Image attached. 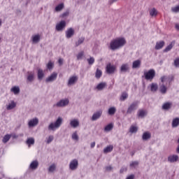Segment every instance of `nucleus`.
Masks as SVG:
<instances>
[{"mask_svg":"<svg viewBox=\"0 0 179 179\" xmlns=\"http://www.w3.org/2000/svg\"><path fill=\"white\" fill-rule=\"evenodd\" d=\"M125 44H127L125 38H116L110 41L109 49L115 51V50H120V48L124 47Z\"/></svg>","mask_w":179,"mask_h":179,"instance_id":"nucleus-1","label":"nucleus"},{"mask_svg":"<svg viewBox=\"0 0 179 179\" xmlns=\"http://www.w3.org/2000/svg\"><path fill=\"white\" fill-rule=\"evenodd\" d=\"M63 121L62 117H59L55 122H52L48 125V131H57L62 125Z\"/></svg>","mask_w":179,"mask_h":179,"instance_id":"nucleus-2","label":"nucleus"},{"mask_svg":"<svg viewBox=\"0 0 179 179\" xmlns=\"http://www.w3.org/2000/svg\"><path fill=\"white\" fill-rule=\"evenodd\" d=\"M156 76V71L155 69H150L148 71L144 72V78L145 80H150L152 82L153 79H155V77Z\"/></svg>","mask_w":179,"mask_h":179,"instance_id":"nucleus-3","label":"nucleus"},{"mask_svg":"<svg viewBox=\"0 0 179 179\" xmlns=\"http://www.w3.org/2000/svg\"><path fill=\"white\" fill-rule=\"evenodd\" d=\"M138 104H139V102L138 101H134L131 104H130L127 108V114H132L133 111H135V110H137Z\"/></svg>","mask_w":179,"mask_h":179,"instance_id":"nucleus-4","label":"nucleus"},{"mask_svg":"<svg viewBox=\"0 0 179 179\" xmlns=\"http://www.w3.org/2000/svg\"><path fill=\"white\" fill-rule=\"evenodd\" d=\"M69 104V99H64L59 101L57 103L53 105V107H66Z\"/></svg>","mask_w":179,"mask_h":179,"instance_id":"nucleus-5","label":"nucleus"},{"mask_svg":"<svg viewBox=\"0 0 179 179\" xmlns=\"http://www.w3.org/2000/svg\"><path fill=\"white\" fill-rule=\"evenodd\" d=\"M173 80H174V76H164L161 77V82L162 83H167L168 82L169 85H171Z\"/></svg>","mask_w":179,"mask_h":179,"instance_id":"nucleus-6","label":"nucleus"},{"mask_svg":"<svg viewBox=\"0 0 179 179\" xmlns=\"http://www.w3.org/2000/svg\"><path fill=\"white\" fill-rule=\"evenodd\" d=\"M79 79V77H78V76H72L69 78L68 83H67V85L69 86H73V85H75V83H76V82H78Z\"/></svg>","mask_w":179,"mask_h":179,"instance_id":"nucleus-7","label":"nucleus"},{"mask_svg":"<svg viewBox=\"0 0 179 179\" xmlns=\"http://www.w3.org/2000/svg\"><path fill=\"white\" fill-rule=\"evenodd\" d=\"M37 125H38V118L37 117L31 119L28 122L29 128H34V127H37Z\"/></svg>","mask_w":179,"mask_h":179,"instance_id":"nucleus-8","label":"nucleus"},{"mask_svg":"<svg viewBox=\"0 0 179 179\" xmlns=\"http://www.w3.org/2000/svg\"><path fill=\"white\" fill-rule=\"evenodd\" d=\"M57 78H58V73L53 72L50 76H48L45 79L46 83H50L51 82H54L55 80H57Z\"/></svg>","mask_w":179,"mask_h":179,"instance_id":"nucleus-9","label":"nucleus"},{"mask_svg":"<svg viewBox=\"0 0 179 179\" xmlns=\"http://www.w3.org/2000/svg\"><path fill=\"white\" fill-rule=\"evenodd\" d=\"M66 26V22L65 20H62L59 23L57 24L56 25V30L57 31H62L64 29H65Z\"/></svg>","mask_w":179,"mask_h":179,"instance_id":"nucleus-10","label":"nucleus"},{"mask_svg":"<svg viewBox=\"0 0 179 179\" xmlns=\"http://www.w3.org/2000/svg\"><path fill=\"white\" fill-rule=\"evenodd\" d=\"M78 166H79V162H78V159H75L71 161L69 164V169L70 170L74 171L78 169Z\"/></svg>","mask_w":179,"mask_h":179,"instance_id":"nucleus-11","label":"nucleus"},{"mask_svg":"<svg viewBox=\"0 0 179 179\" xmlns=\"http://www.w3.org/2000/svg\"><path fill=\"white\" fill-rule=\"evenodd\" d=\"M106 72L107 73H114L115 72V66L108 64L106 66Z\"/></svg>","mask_w":179,"mask_h":179,"instance_id":"nucleus-12","label":"nucleus"},{"mask_svg":"<svg viewBox=\"0 0 179 179\" xmlns=\"http://www.w3.org/2000/svg\"><path fill=\"white\" fill-rule=\"evenodd\" d=\"M75 34V29L73 28H69L66 31V38H71Z\"/></svg>","mask_w":179,"mask_h":179,"instance_id":"nucleus-13","label":"nucleus"},{"mask_svg":"<svg viewBox=\"0 0 179 179\" xmlns=\"http://www.w3.org/2000/svg\"><path fill=\"white\" fill-rule=\"evenodd\" d=\"M101 114H103V110H99L96 113H94L92 117V121H96L99 120L101 117Z\"/></svg>","mask_w":179,"mask_h":179,"instance_id":"nucleus-14","label":"nucleus"},{"mask_svg":"<svg viewBox=\"0 0 179 179\" xmlns=\"http://www.w3.org/2000/svg\"><path fill=\"white\" fill-rule=\"evenodd\" d=\"M178 159L179 157L178 155H171L169 157H168V162H169V163H176V162H178Z\"/></svg>","mask_w":179,"mask_h":179,"instance_id":"nucleus-15","label":"nucleus"},{"mask_svg":"<svg viewBox=\"0 0 179 179\" xmlns=\"http://www.w3.org/2000/svg\"><path fill=\"white\" fill-rule=\"evenodd\" d=\"M29 169L31 170H37V169H38V161H33L29 165Z\"/></svg>","mask_w":179,"mask_h":179,"instance_id":"nucleus-16","label":"nucleus"},{"mask_svg":"<svg viewBox=\"0 0 179 179\" xmlns=\"http://www.w3.org/2000/svg\"><path fill=\"white\" fill-rule=\"evenodd\" d=\"M150 88L152 93H156V92H157V90L159 89V85L156 83H152L150 85Z\"/></svg>","mask_w":179,"mask_h":179,"instance_id":"nucleus-17","label":"nucleus"},{"mask_svg":"<svg viewBox=\"0 0 179 179\" xmlns=\"http://www.w3.org/2000/svg\"><path fill=\"white\" fill-rule=\"evenodd\" d=\"M129 71V64L125 63L122 64L120 67V72H128Z\"/></svg>","mask_w":179,"mask_h":179,"instance_id":"nucleus-18","label":"nucleus"},{"mask_svg":"<svg viewBox=\"0 0 179 179\" xmlns=\"http://www.w3.org/2000/svg\"><path fill=\"white\" fill-rule=\"evenodd\" d=\"M70 125L72 128H78L79 126V120L73 119L70 121Z\"/></svg>","mask_w":179,"mask_h":179,"instance_id":"nucleus-19","label":"nucleus"},{"mask_svg":"<svg viewBox=\"0 0 179 179\" xmlns=\"http://www.w3.org/2000/svg\"><path fill=\"white\" fill-rule=\"evenodd\" d=\"M141 64H142V62L139 59H137V60L133 62V64H132L133 69H136L138 68H141Z\"/></svg>","mask_w":179,"mask_h":179,"instance_id":"nucleus-20","label":"nucleus"},{"mask_svg":"<svg viewBox=\"0 0 179 179\" xmlns=\"http://www.w3.org/2000/svg\"><path fill=\"white\" fill-rule=\"evenodd\" d=\"M164 44H165V43L164 41L157 42L156 45H155V50H162V48H163V47H164Z\"/></svg>","mask_w":179,"mask_h":179,"instance_id":"nucleus-21","label":"nucleus"},{"mask_svg":"<svg viewBox=\"0 0 179 179\" xmlns=\"http://www.w3.org/2000/svg\"><path fill=\"white\" fill-rule=\"evenodd\" d=\"M43 78H44V71L41 69H38V80H43Z\"/></svg>","mask_w":179,"mask_h":179,"instance_id":"nucleus-22","label":"nucleus"},{"mask_svg":"<svg viewBox=\"0 0 179 179\" xmlns=\"http://www.w3.org/2000/svg\"><path fill=\"white\" fill-rule=\"evenodd\" d=\"M34 142H35L34 138H29L26 141L25 143H26V145H27V146L29 148H30V146L34 145Z\"/></svg>","mask_w":179,"mask_h":179,"instance_id":"nucleus-23","label":"nucleus"},{"mask_svg":"<svg viewBox=\"0 0 179 179\" xmlns=\"http://www.w3.org/2000/svg\"><path fill=\"white\" fill-rule=\"evenodd\" d=\"M16 107V102L15 101H11L10 103L6 106L7 110H13Z\"/></svg>","mask_w":179,"mask_h":179,"instance_id":"nucleus-24","label":"nucleus"},{"mask_svg":"<svg viewBox=\"0 0 179 179\" xmlns=\"http://www.w3.org/2000/svg\"><path fill=\"white\" fill-rule=\"evenodd\" d=\"M115 113H117V108L114 106L109 108L108 110V114L109 115H114Z\"/></svg>","mask_w":179,"mask_h":179,"instance_id":"nucleus-25","label":"nucleus"},{"mask_svg":"<svg viewBox=\"0 0 179 179\" xmlns=\"http://www.w3.org/2000/svg\"><path fill=\"white\" fill-rule=\"evenodd\" d=\"M171 106H173L171 102H166L163 104L162 108L163 110H170V108H171Z\"/></svg>","mask_w":179,"mask_h":179,"instance_id":"nucleus-26","label":"nucleus"},{"mask_svg":"<svg viewBox=\"0 0 179 179\" xmlns=\"http://www.w3.org/2000/svg\"><path fill=\"white\" fill-rule=\"evenodd\" d=\"M10 92L15 94H19V93H20V88H19V87L14 86L10 89Z\"/></svg>","mask_w":179,"mask_h":179,"instance_id":"nucleus-27","label":"nucleus"},{"mask_svg":"<svg viewBox=\"0 0 179 179\" xmlns=\"http://www.w3.org/2000/svg\"><path fill=\"white\" fill-rule=\"evenodd\" d=\"M148 112L145 110H139L138 111V116L140 117L141 118H143L145 115H147Z\"/></svg>","mask_w":179,"mask_h":179,"instance_id":"nucleus-28","label":"nucleus"},{"mask_svg":"<svg viewBox=\"0 0 179 179\" xmlns=\"http://www.w3.org/2000/svg\"><path fill=\"white\" fill-rule=\"evenodd\" d=\"M159 90L162 94H166V93H167V87H166V85H164V84H162L159 87Z\"/></svg>","mask_w":179,"mask_h":179,"instance_id":"nucleus-29","label":"nucleus"},{"mask_svg":"<svg viewBox=\"0 0 179 179\" xmlns=\"http://www.w3.org/2000/svg\"><path fill=\"white\" fill-rule=\"evenodd\" d=\"M12 138V135L10 134H6L3 136L2 139L3 143H7V142H9V140Z\"/></svg>","mask_w":179,"mask_h":179,"instance_id":"nucleus-30","label":"nucleus"},{"mask_svg":"<svg viewBox=\"0 0 179 179\" xmlns=\"http://www.w3.org/2000/svg\"><path fill=\"white\" fill-rule=\"evenodd\" d=\"M178 125H179V118L176 117V118L173 119L172 121V127H173V128H177V127H178Z\"/></svg>","mask_w":179,"mask_h":179,"instance_id":"nucleus-31","label":"nucleus"},{"mask_svg":"<svg viewBox=\"0 0 179 179\" xmlns=\"http://www.w3.org/2000/svg\"><path fill=\"white\" fill-rule=\"evenodd\" d=\"M106 86H107V83H100L99 84H98L96 88L97 89V90H103V89H104Z\"/></svg>","mask_w":179,"mask_h":179,"instance_id":"nucleus-32","label":"nucleus"},{"mask_svg":"<svg viewBox=\"0 0 179 179\" xmlns=\"http://www.w3.org/2000/svg\"><path fill=\"white\" fill-rule=\"evenodd\" d=\"M113 149H114L113 145H108L103 149V153H110V152H113Z\"/></svg>","mask_w":179,"mask_h":179,"instance_id":"nucleus-33","label":"nucleus"},{"mask_svg":"<svg viewBox=\"0 0 179 179\" xmlns=\"http://www.w3.org/2000/svg\"><path fill=\"white\" fill-rule=\"evenodd\" d=\"M40 41V35H35L32 36V43L34 44H37Z\"/></svg>","mask_w":179,"mask_h":179,"instance_id":"nucleus-34","label":"nucleus"},{"mask_svg":"<svg viewBox=\"0 0 179 179\" xmlns=\"http://www.w3.org/2000/svg\"><path fill=\"white\" fill-rule=\"evenodd\" d=\"M85 42V37L79 38L78 41L76 42V47H79L80 44H83Z\"/></svg>","mask_w":179,"mask_h":179,"instance_id":"nucleus-35","label":"nucleus"},{"mask_svg":"<svg viewBox=\"0 0 179 179\" xmlns=\"http://www.w3.org/2000/svg\"><path fill=\"white\" fill-rule=\"evenodd\" d=\"M113 128H114V125H113V124H109L105 127L104 131L105 132H110Z\"/></svg>","mask_w":179,"mask_h":179,"instance_id":"nucleus-36","label":"nucleus"},{"mask_svg":"<svg viewBox=\"0 0 179 179\" xmlns=\"http://www.w3.org/2000/svg\"><path fill=\"white\" fill-rule=\"evenodd\" d=\"M151 134L149 132H145L143 134V141H148V139H150Z\"/></svg>","mask_w":179,"mask_h":179,"instance_id":"nucleus-37","label":"nucleus"},{"mask_svg":"<svg viewBox=\"0 0 179 179\" xmlns=\"http://www.w3.org/2000/svg\"><path fill=\"white\" fill-rule=\"evenodd\" d=\"M63 9H64V3H62L55 7V10L56 12H61V10H62Z\"/></svg>","mask_w":179,"mask_h":179,"instance_id":"nucleus-38","label":"nucleus"},{"mask_svg":"<svg viewBox=\"0 0 179 179\" xmlns=\"http://www.w3.org/2000/svg\"><path fill=\"white\" fill-rule=\"evenodd\" d=\"M128 99V94L127 92H123L120 96V101H125Z\"/></svg>","mask_w":179,"mask_h":179,"instance_id":"nucleus-39","label":"nucleus"},{"mask_svg":"<svg viewBox=\"0 0 179 179\" xmlns=\"http://www.w3.org/2000/svg\"><path fill=\"white\" fill-rule=\"evenodd\" d=\"M175 44V42H172L171 44H169L164 50V52H169V51H170L172 48L173 45Z\"/></svg>","mask_w":179,"mask_h":179,"instance_id":"nucleus-40","label":"nucleus"},{"mask_svg":"<svg viewBox=\"0 0 179 179\" xmlns=\"http://www.w3.org/2000/svg\"><path fill=\"white\" fill-rule=\"evenodd\" d=\"M52 141H54V136H52V135L49 136L45 139V142L48 145H50V143H51V142H52Z\"/></svg>","mask_w":179,"mask_h":179,"instance_id":"nucleus-41","label":"nucleus"},{"mask_svg":"<svg viewBox=\"0 0 179 179\" xmlns=\"http://www.w3.org/2000/svg\"><path fill=\"white\" fill-rule=\"evenodd\" d=\"M150 15L152 17L157 16V10L156 8H152L150 10Z\"/></svg>","mask_w":179,"mask_h":179,"instance_id":"nucleus-42","label":"nucleus"},{"mask_svg":"<svg viewBox=\"0 0 179 179\" xmlns=\"http://www.w3.org/2000/svg\"><path fill=\"white\" fill-rule=\"evenodd\" d=\"M34 80V73H30L27 76V82H33Z\"/></svg>","mask_w":179,"mask_h":179,"instance_id":"nucleus-43","label":"nucleus"},{"mask_svg":"<svg viewBox=\"0 0 179 179\" xmlns=\"http://www.w3.org/2000/svg\"><path fill=\"white\" fill-rule=\"evenodd\" d=\"M85 56V52L81 51L77 55V59L79 61L80 59H83V57Z\"/></svg>","mask_w":179,"mask_h":179,"instance_id":"nucleus-44","label":"nucleus"},{"mask_svg":"<svg viewBox=\"0 0 179 179\" xmlns=\"http://www.w3.org/2000/svg\"><path fill=\"white\" fill-rule=\"evenodd\" d=\"M102 72L101 71L100 69H97L95 74V77L96 79H100L101 78Z\"/></svg>","mask_w":179,"mask_h":179,"instance_id":"nucleus-45","label":"nucleus"},{"mask_svg":"<svg viewBox=\"0 0 179 179\" xmlns=\"http://www.w3.org/2000/svg\"><path fill=\"white\" fill-rule=\"evenodd\" d=\"M129 132H131V134H135L138 132V127L135 126H131L129 129Z\"/></svg>","mask_w":179,"mask_h":179,"instance_id":"nucleus-46","label":"nucleus"},{"mask_svg":"<svg viewBox=\"0 0 179 179\" xmlns=\"http://www.w3.org/2000/svg\"><path fill=\"white\" fill-rule=\"evenodd\" d=\"M55 164H52V165L50 166L49 169H48V171L50 173H53V171H55Z\"/></svg>","mask_w":179,"mask_h":179,"instance_id":"nucleus-47","label":"nucleus"},{"mask_svg":"<svg viewBox=\"0 0 179 179\" xmlns=\"http://www.w3.org/2000/svg\"><path fill=\"white\" fill-rule=\"evenodd\" d=\"M72 139H73V141H79V136H78V132L77 131H75L72 134Z\"/></svg>","mask_w":179,"mask_h":179,"instance_id":"nucleus-48","label":"nucleus"},{"mask_svg":"<svg viewBox=\"0 0 179 179\" xmlns=\"http://www.w3.org/2000/svg\"><path fill=\"white\" fill-rule=\"evenodd\" d=\"M139 165V162L138 161H134L130 163V167L135 168L136 166Z\"/></svg>","mask_w":179,"mask_h":179,"instance_id":"nucleus-49","label":"nucleus"},{"mask_svg":"<svg viewBox=\"0 0 179 179\" xmlns=\"http://www.w3.org/2000/svg\"><path fill=\"white\" fill-rule=\"evenodd\" d=\"M47 68L49 70L52 69V68H54V63L51 61H50L48 64H47Z\"/></svg>","mask_w":179,"mask_h":179,"instance_id":"nucleus-50","label":"nucleus"},{"mask_svg":"<svg viewBox=\"0 0 179 179\" xmlns=\"http://www.w3.org/2000/svg\"><path fill=\"white\" fill-rule=\"evenodd\" d=\"M89 65H93L94 64V57H90V59H87Z\"/></svg>","mask_w":179,"mask_h":179,"instance_id":"nucleus-51","label":"nucleus"},{"mask_svg":"<svg viewBox=\"0 0 179 179\" xmlns=\"http://www.w3.org/2000/svg\"><path fill=\"white\" fill-rule=\"evenodd\" d=\"M174 66H175L176 68H179V58H176V59L174 60Z\"/></svg>","mask_w":179,"mask_h":179,"instance_id":"nucleus-52","label":"nucleus"},{"mask_svg":"<svg viewBox=\"0 0 179 179\" xmlns=\"http://www.w3.org/2000/svg\"><path fill=\"white\" fill-rule=\"evenodd\" d=\"M106 171H111V170H113V166H106Z\"/></svg>","mask_w":179,"mask_h":179,"instance_id":"nucleus-53","label":"nucleus"},{"mask_svg":"<svg viewBox=\"0 0 179 179\" xmlns=\"http://www.w3.org/2000/svg\"><path fill=\"white\" fill-rule=\"evenodd\" d=\"M68 15H69V12L64 13L61 15V17H65L68 16Z\"/></svg>","mask_w":179,"mask_h":179,"instance_id":"nucleus-54","label":"nucleus"},{"mask_svg":"<svg viewBox=\"0 0 179 179\" xmlns=\"http://www.w3.org/2000/svg\"><path fill=\"white\" fill-rule=\"evenodd\" d=\"M58 63L59 64V66L62 65L64 64V59H59Z\"/></svg>","mask_w":179,"mask_h":179,"instance_id":"nucleus-55","label":"nucleus"},{"mask_svg":"<svg viewBox=\"0 0 179 179\" xmlns=\"http://www.w3.org/2000/svg\"><path fill=\"white\" fill-rule=\"evenodd\" d=\"M120 171V173L122 174V173L127 171V168H121Z\"/></svg>","mask_w":179,"mask_h":179,"instance_id":"nucleus-56","label":"nucleus"},{"mask_svg":"<svg viewBox=\"0 0 179 179\" xmlns=\"http://www.w3.org/2000/svg\"><path fill=\"white\" fill-rule=\"evenodd\" d=\"M135 178V176L134 175H130L129 176H128L127 178V179H134Z\"/></svg>","mask_w":179,"mask_h":179,"instance_id":"nucleus-57","label":"nucleus"},{"mask_svg":"<svg viewBox=\"0 0 179 179\" xmlns=\"http://www.w3.org/2000/svg\"><path fill=\"white\" fill-rule=\"evenodd\" d=\"M91 148L92 149H93V148H94V146H96V142H92V143H91Z\"/></svg>","mask_w":179,"mask_h":179,"instance_id":"nucleus-58","label":"nucleus"},{"mask_svg":"<svg viewBox=\"0 0 179 179\" xmlns=\"http://www.w3.org/2000/svg\"><path fill=\"white\" fill-rule=\"evenodd\" d=\"M108 3H109V5H113V3H114V2L113 1V0H110L108 1Z\"/></svg>","mask_w":179,"mask_h":179,"instance_id":"nucleus-59","label":"nucleus"},{"mask_svg":"<svg viewBox=\"0 0 179 179\" xmlns=\"http://www.w3.org/2000/svg\"><path fill=\"white\" fill-rule=\"evenodd\" d=\"M176 29H177V30H179V24H176Z\"/></svg>","mask_w":179,"mask_h":179,"instance_id":"nucleus-60","label":"nucleus"},{"mask_svg":"<svg viewBox=\"0 0 179 179\" xmlns=\"http://www.w3.org/2000/svg\"><path fill=\"white\" fill-rule=\"evenodd\" d=\"M1 24H2V20H0V26H1Z\"/></svg>","mask_w":179,"mask_h":179,"instance_id":"nucleus-61","label":"nucleus"},{"mask_svg":"<svg viewBox=\"0 0 179 179\" xmlns=\"http://www.w3.org/2000/svg\"><path fill=\"white\" fill-rule=\"evenodd\" d=\"M112 1H113V3H114V2H117V1H118V0H112Z\"/></svg>","mask_w":179,"mask_h":179,"instance_id":"nucleus-62","label":"nucleus"},{"mask_svg":"<svg viewBox=\"0 0 179 179\" xmlns=\"http://www.w3.org/2000/svg\"><path fill=\"white\" fill-rule=\"evenodd\" d=\"M0 179H1V178H0Z\"/></svg>","mask_w":179,"mask_h":179,"instance_id":"nucleus-63","label":"nucleus"}]
</instances>
